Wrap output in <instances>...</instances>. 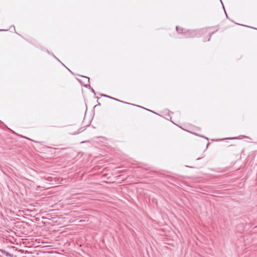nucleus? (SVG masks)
<instances>
[{
	"label": "nucleus",
	"mask_w": 257,
	"mask_h": 257,
	"mask_svg": "<svg viewBox=\"0 0 257 257\" xmlns=\"http://www.w3.org/2000/svg\"><path fill=\"white\" fill-rule=\"evenodd\" d=\"M176 31L178 34H182L185 38L194 37L198 34L197 30H184L183 29L178 26L176 27Z\"/></svg>",
	"instance_id": "f257e3e1"
},
{
	"label": "nucleus",
	"mask_w": 257,
	"mask_h": 257,
	"mask_svg": "<svg viewBox=\"0 0 257 257\" xmlns=\"http://www.w3.org/2000/svg\"><path fill=\"white\" fill-rule=\"evenodd\" d=\"M112 99H113L115 101H119V102H122V103H125V104H130V105H134V106H137V107H141V108H144V109H145L148 111H151L152 112H154L153 111L151 110H149L148 109H147V108H145L142 106H139V105H135V104H132V103H128V102H124V101H121V100H118V99H116V98H113L112 97Z\"/></svg>",
	"instance_id": "f03ea898"
},
{
	"label": "nucleus",
	"mask_w": 257,
	"mask_h": 257,
	"mask_svg": "<svg viewBox=\"0 0 257 257\" xmlns=\"http://www.w3.org/2000/svg\"><path fill=\"white\" fill-rule=\"evenodd\" d=\"M0 253L6 257H13V254L3 249H0Z\"/></svg>",
	"instance_id": "7ed1b4c3"
},
{
	"label": "nucleus",
	"mask_w": 257,
	"mask_h": 257,
	"mask_svg": "<svg viewBox=\"0 0 257 257\" xmlns=\"http://www.w3.org/2000/svg\"><path fill=\"white\" fill-rule=\"evenodd\" d=\"M101 96H103V97H107V98H110V99H112V97H111V96H109L108 95H107L106 94H101L100 95Z\"/></svg>",
	"instance_id": "20e7f679"
},
{
	"label": "nucleus",
	"mask_w": 257,
	"mask_h": 257,
	"mask_svg": "<svg viewBox=\"0 0 257 257\" xmlns=\"http://www.w3.org/2000/svg\"><path fill=\"white\" fill-rule=\"evenodd\" d=\"M217 31V30H216V31H214V32H212V33H211L210 34V38H209V39L208 40V41H210V38H211V37L212 36V35H213V34H214L215 33H216Z\"/></svg>",
	"instance_id": "39448f33"
},
{
	"label": "nucleus",
	"mask_w": 257,
	"mask_h": 257,
	"mask_svg": "<svg viewBox=\"0 0 257 257\" xmlns=\"http://www.w3.org/2000/svg\"><path fill=\"white\" fill-rule=\"evenodd\" d=\"M84 86L86 88H89V89H91V87L90 86V85L89 84H86V85H84Z\"/></svg>",
	"instance_id": "423d86ee"
},
{
	"label": "nucleus",
	"mask_w": 257,
	"mask_h": 257,
	"mask_svg": "<svg viewBox=\"0 0 257 257\" xmlns=\"http://www.w3.org/2000/svg\"><path fill=\"white\" fill-rule=\"evenodd\" d=\"M82 77L85 78V79H87V81L88 83H89V78L88 77H86V76H83V75H81Z\"/></svg>",
	"instance_id": "0eeeda50"
},
{
	"label": "nucleus",
	"mask_w": 257,
	"mask_h": 257,
	"mask_svg": "<svg viewBox=\"0 0 257 257\" xmlns=\"http://www.w3.org/2000/svg\"><path fill=\"white\" fill-rule=\"evenodd\" d=\"M53 57L56 59L58 61H59L60 63H61L63 65H64V66H65L55 55H53Z\"/></svg>",
	"instance_id": "6e6552de"
},
{
	"label": "nucleus",
	"mask_w": 257,
	"mask_h": 257,
	"mask_svg": "<svg viewBox=\"0 0 257 257\" xmlns=\"http://www.w3.org/2000/svg\"><path fill=\"white\" fill-rule=\"evenodd\" d=\"M90 89H91V92L92 93H93L94 94V95H95L96 93H95V91L94 90V89L92 88H91Z\"/></svg>",
	"instance_id": "1a4fd4ad"
},
{
	"label": "nucleus",
	"mask_w": 257,
	"mask_h": 257,
	"mask_svg": "<svg viewBox=\"0 0 257 257\" xmlns=\"http://www.w3.org/2000/svg\"><path fill=\"white\" fill-rule=\"evenodd\" d=\"M221 3H222L221 2ZM222 7H223V8L224 9V12H225V9H224V5H223V4H222ZM225 13H226V12H225ZM225 14H226V17H227L226 13H225Z\"/></svg>",
	"instance_id": "9d476101"
},
{
	"label": "nucleus",
	"mask_w": 257,
	"mask_h": 257,
	"mask_svg": "<svg viewBox=\"0 0 257 257\" xmlns=\"http://www.w3.org/2000/svg\"><path fill=\"white\" fill-rule=\"evenodd\" d=\"M98 105H100V103L99 102H98V104L95 106V107Z\"/></svg>",
	"instance_id": "9b49d317"
},
{
	"label": "nucleus",
	"mask_w": 257,
	"mask_h": 257,
	"mask_svg": "<svg viewBox=\"0 0 257 257\" xmlns=\"http://www.w3.org/2000/svg\"><path fill=\"white\" fill-rule=\"evenodd\" d=\"M236 139V138H230V139Z\"/></svg>",
	"instance_id": "f8f14e48"
}]
</instances>
